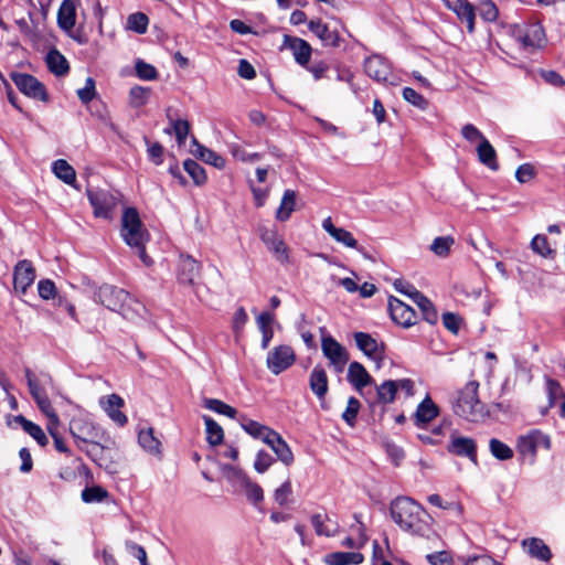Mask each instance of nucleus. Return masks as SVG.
I'll use <instances>...</instances> for the list:
<instances>
[{
	"label": "nucleus",
	"mask_w": 565,
	"mask_h": 565,
	"mask_svg": "<svg viewBox=\"0 0 565 565\" xmlns=\"http://www.w3.org/2000/svg\"><path fill=\"white\" fill-rule=\"evenodd\" d=\"M392 520L404 532L412 535L428 536L433 532L431 518L415 500L398 497L391 502Z\"/></svg>",
	"instance_id": "obj_1"
},
{
	"label": "nucleus",
	"mask_w": 565,
	"mask_h": 565,
	"mask_svg": "<svg viewBox=\"0 0 565 565\" xmlns=\"http://www.w3.org/2000/svg\"><path fill=\"white\" fill-rule=\"evenodd\" d=\"M95 300L129 321H135L145 311L142 303L124 289L111 285L100 286L95 292Z\"/></svg>",
	"instance_id": "obj_2"
},
{
	"label": "nucleus",
	"mask_w": 565,
	"mask_h": 565,
	"mask_svg": "<svg viewBox=\"0 0 565 565\" xmlns=\"http://www.w3.org/2000/svg\"><path fill=\"white\" fill-rule=\"evenodd\" d=\"M120 235L125 243L135 248L146 266L152 265V259L146 254L145 244L149 241V233L145 228L135 207H127L121 216Z\"/></svg>",
	"instance_id": "obj_3"
},
{
	"label": "nucleus",
	"mask_w": 565,
	"mask_h": 565,
	"mask_svg": "<svg viewBox=\"0 0 565 565\" xmlns=\"http://www.w3.org/2000/svg\"><path fill=\"white\" fill-rule=\"evenodd\" d=\"M478 388L477 381H469L457 392L452 401V411L456 415L469 422H479L486 417L484 406L478 397Z\"/></svg>",
	"instance_id": "obj_4"
},
{
	"label": "nucleus",
	"mask_w": 565,
	"mask_h": 565,
	"mask_svg": "<svg viewBox=\"0 0 565 565\" xmlns=\"http://www.w3.org/2000/svg\"><path fill=\"white\" fill-rule=\"evenodd\" d=\"M68 430L79 449L96 439H104L105 435V431L88 415L73 417L70 420Z\"/></svg>",
	"instance_id": "obj_5"
},
{
	"label": "nucleus",
	"mask_w": 565,
	"mask_h": 565,
	"mask_svg": "<svg viewBox=\"0 0 565 565\" xmlns=\"http://www.w3.org/2000/svg\"><path fill=\"white\" fill-rule=\"evenodd\" d=\"M87 198L94 209V215L102 218H111L120 198L118 193L104 189L87 190Z\"/></svg>",
	"instance_id": "obj_6"
},
{
	"label": "nucleus",
	"mask_w": 565,
	"mask_h": 565,
	"mask_svg": "<svg viewBox=\"0 0 565 565\" xmlns=\"http://www.w3.org/2000/svg\"><path fill=\"white\" fill-rule=\"evenodd\" d=\"M321 350L329 361V366L337 374L342 373L349 361L347 349L331 335H324L321 339Z\"/></svg>",
	"instance_id": "obj_7"
},
{
	"label": "nucleus",
	"mask_w": 565,
	"mask_h": 565,
	"mask_svg": "<svg viewBox=\"0 0 565 565\" xmlns=\"http://www.w3.org/2000/svg\"><path fill=\"white\" fill-rule=\"evenodd\" d=\"M516 448L521 456L524 458H530L531 461H534L536 452L540 448H551V439L541 430L533 429L518 438Z\"/></svg>",
	"instance_id": "obj_8"
},
{
	"label": "nucleus",
	"mask_w": 565,
	"mask_h": 565,
	"mask_svg": "<svg viewBox=\"0 0 565 565\" xmlns=\"http://www.w3.org/2000/svg\"><path fill=\"white\" fill-rule=\"evenodd\" d=\"M259 238L280 264L289 263V248L276 227H259Z\"/></svg>",
	"instance_id": "obj_9"
},
{
	"label": "nucleus",
	"mask_w": 565,
	"mask_h": 565,
	"mask_svg": "<svg viewBox=\"0 0 565 565\" xmlns=\"http://www.w3.org/2000/svg\"><path fill=\"white\" fill-rule=\"evenodd\" d=\"M295 360L296 354L294 349L289 345L282 344L275 347L268 352L266 364L273 374L278 375L290 367L295 363Z\"/></svg>",
	"instance_id": "obj_10"
},
{
	"label": "nucleus",
	"mask_w": 565,
	"mask_h": 565,
	"mask_svg": "<svg viewBox=\"0 0 565 565\" xmlns=\"http://www.w3.org/2000/svg\"><path fill=\"white\" fill-rule=\"evenodd\" d=\"M10 77L22 94L42 102L47 100L46 90L43 84L34 76L25 73L13 72L10 74Z\"/></svg>",
	"instance_id": "obj_11"
},
{
	"label": "nucleus",
	"mask_w": 565,
	"mask_h": 565,
	"mask_svg": "<svg viewBox=\"0 0 565 565\" xmlns=\"http://www.w3.org/2000/svg\"><path fill=\"white\" fill-rule=\"evenodd\" d=\"M115 441L104 435V439H96L85 446H83V451L99 467H104L108 469L110 463V450L115 447Z\"/></svg>",
	"instance_id": "obj_12"
},
{
	"label": "nucleus",
	"mask_w": 565,
	"mask_h": 565,
	"mask_svg": "<svg viewBox=\"0 0 565 565\" xmlns=\"http://www.w3.org/2000/svg\"><path fill=\"white\" fill-rule=\"evenodd\" d=\"M388 309L392 320L403 328H409L417 321L415 310L395 297L388 298Z\"/></svg>",
	"instance_id": "obj_13"
},
{
	"label": "nucleus",
	"mask_w": 565,
	"mask_h": 565,
	"mask_svg": "<svg viewBox=\"0 0 565 565\" xmlns=\"http://www.w3.org/2000/svg\"><path fill=\"white\" fill-rule=\"evenodd\" d=\"M514 34L525 49H539L545 44L544 30L537 23L518 26Z\"/></svg>",
	"instance_id": "obj_14"
},
{
	"label": "nucleus",
	"mask_w": 565,
	"mask_h": 565,
	"mask_svg": "<svg viewBox=\"0 0 565 565\" xmlns=\"http://www.w3.org/2000/svg\"><path fill=\"white\" fill-rule=\"evenodd\" d=\"M35 269L28 259L20 260L13 270V288L17 292L24 295L28 288L34 282Z\"/></svg>",
	"instance_id": "obj_15"
},
{
	"label": "nucleus",
	"mask_w": 565,
	"mask_h": 565,
	"mask_svg": "<svg viewBox=\"0 0 565 565\" xmlns=\"http://www.w3.org/2000/svg\"><path fill=\"white\" fill-rule=\"evenodd\" d=\"M99 404L115 424L118 426L127 424V416L120 411L124 407L125 402L118 394H110L102 397Z\"/></svg>",
	"instance_id": "obj_16"
},
{
	"label": "nucleus",
	"mask_w": 565,
	"mask_h": 565,
	"mask_svg": "<svg viewBox=\"0 0 565 565\" xmlns=\"http://www.w3.org/2000/svg\"><path fill=\"white\" fill-rule=\"evenodd\" d=\"M447 9L451 10L456 15L467 23L469 33L475 31V7L468 0H441Z\"/></svg>",
	"instance_id": "obj_17"
},
{
	"label": "nucleus",
	"mask_w": 565,
	"mask_h": 565,
	"mask_svg": "<svg viewBox=\"0 0 565 565\" xmlns=\"http://www.w3.org/2000/svg\"><path fill=\"white\" fill-rule=\"evenodd\" d=\"M364 70L369 77L377 82H387L392 75L390 64L380 55H373L366 58Z\"/></svg>",
	"instance_id": "obj_18"
},
{
	"label": "nucleus",
	"mask_w": 565,
	"mask_h": 565,
	"mask_svg": "<svg viewBox=\"0 0 565 565\" xmlns=\"http://www.w3.org/2000/svg\"><path fill=\"white\" fill-rule=\"evenodd\" d=\"M439 415L438 406L433 402V399L427 395L417 406L416 412L414 414L415 425L419 428L425 427L433 419H435Z\"/></svg>",
	"instance_id": "obj_19"
},
{
	"label": "nucleus",
	"mask_w": 565,
	"mask_h": 565,
	"mask_svg": "<svg viewBox=\"0 0 565 565\" xmlns=\"http://www.w3.org/2000/svg\"><path fill=\"white\" fill-rule=\"evenodd\" d=\"M200 263L189 255H182L179 259L178 279L181 284L193 285L200 273Z\"/></svg>",
	"instance_id": "obj_20"
},
{
	"label": "nucleus",
	"mask_w": 565,
	"mask_h": 565,
	"mask_svg": "<svg viewBox=\"0 0 565 565\" xmlns=\"http://www.w3.org/2000/svg\"><path fill=\"white\" fill-rule=\"evenodd\" d=\"M318 536L332 537L339 533V524L327 513H315L310 518Z\"/></svg>",
	"instance_id": "obj_21"
},
{
	"label": "nucleus",
	"mask_w": 565,
	"mask_h": 565,
	"mask_svg": "<svg viewBox=\"0 0 565 565\" xmlns=\"http://www.w3.org/2000/svg\"><path fill=\"white\" fill-rule=\"evenodd\" d=\"M322 228L338 243L349 248H356L358 241L353 237L352 233L343 227L334 226L330 216L322 221Z\"/></svg>",
	"instance_id": "obj_22"
},
{
	"label": "nucleus",
	"mask_w": 565,
	"mask_h": 565,
	"mask_svg": "<svg viewBox=\"0 0 565 565\" xmlns=\"http://www.w3.org/2000/svg\"><path fill=\"white\" fill-rule=\"evenodd\" d=\"M284 46L292 52L297 63L306 65L311 56V46L305 40L286 35Z\"/></svg>",
	"instance_id": "obj_23"
},
{
	"label": "nucleus",
	"mask_w": 565,
	"mask_h": 565,
	"mask_svg": "<svg viewBox=\"0 0 565 565\" xmlns=\"http://www.w3.org/2000/svg\"><path fill=\"white\" fill-rule=\"evenodd\" d=\"M309 387L319 401H323L328 393V375L321 365H316L309 375Z\"/></svg>",
	"instance_id": "obj_24"
},
{
	"label": "nucleus",
	"mask_w": 565,
	"mask_h": 565,
	"mask_svg": "<svg viewBox=\"0 0 565 565\" xmlns=\"http://www.w3.org/2000/svg\"><path fill=\"white\" fill-rule=\"evenodd\" d=\"M448 450L458 456H466L475 463L477 462L476 444L471 438L452 435Z\"/></svg>",
	"instance_id": "obj_25"
},
{
	"label": "nucleus",
	"mask_w": 565,
	"mask_h": 565,
	"mask_svg": "<svg viewBox=\"0 0 565 565\" xmlns=\"http://www.w3.org/2000/svg\"><path fill=\"white\" fill-rule=\"evenodd\" d=\"M78 0H64L57 12V23L61 29L71 31L76 23Z\"/></svg>",
	"instance_id": "obj_26"
},
{
	"label": "nucleus",
	"mask_w": 565,
	"mask_h": 565,
	"mask_svg": "<svg viewBox=\"0 0 565 565\" xmlns=\"http://www.w3.org/2000/svg\"><path fill=\"white\" fill-rule=\"evenodd\" d=\"M524 551L533 558H537L542 562H548L552 558V552L550 547L537 537H531L522 541Z\"/></svg>",
	"instance_id": "obj_27"
},
{
	"label": "nucleus",
	"mask_w": 565,
	"mask_h": 565,
	"mask_svg": "<svg viewBox=\"0 0 565 565\" xmlns=\"http://www.w3.org/2000/svg\"><path fill=\"white\" fill-rule=\"evenodd\" d=\"M348 380L358 391H361L363 387L373 383L372 376L359 362L350 363L348 369Z\"/></svg>",
	"instance_id": "obj_28"
},
{
	"label": "nucleus",
	"mask_w": 565,
	"mask_h": 565,
	"mask_svg": "<svg viewBox=\"0 0 565 565\" xmlns=\"http://www.w3.org/2000/svg\"><path fill=\"white\" fill-rule=\"evenodd\" d=\"M354 340L356 347L369 358L379 359L382 354V348L377 341L365 332H355Z\"/></svg>",
	"instance_id": "obj_29"
},
{
	"label": "nucleus",
	"mask_w": 565,
	"mask_h": 565,
	"mask_svg": "<svg viewBox=\"0 0 565 565\" xmlns=\"http://www.w3.org/2000/svg\"><path fill=\"white\" fill-rule=\"evenodd\" d=\"M24 374H25L29 392L34 401L40 398L43 395H46L45 390H44V384L52 382V377L50 376V374L42 373L41 374L42 380H41L28 367L24 370Z\"/></svg>",
	"instance_id": "obj_30"
},
{
	"label": "nucleus",
	"mask_w": 565,
	"mask_h": 565,
	"mask_svg": "<svg viewBox=\"0 0 565 565\" xmlns=\"http://www.w3.org/2000/svg\"><path fill=\"white\" fill-rule=\"evenodd\" d=\"M297 194L294 190H286L282 194L280 204L276 211V220L279 222H286L290 218L292 212L296 209Z\"/></svg>",
	"instance_id": "obj_31"
},
{
	"label": "nucleus",
	"mask_w": 565,
	"mask_h": 565,
	"mask_svg": "<svg viewBox=\"0 0 565 565\" xmlns=\"http://www.w3.org/2000/svg\"><path fill=\"white\" fill-rule=\"evenodd\" d=\"M363 559V555L359 552H334L324 557L327 565H358Z\"/></svg>",
	"instance_id": "obj_32"
},
{
	"label": "nucleus",
	"mask_w": 565,
	"mask_h": 565,
	"mask_svg": "<svg viewBox=\"0 0 565 565\" xmlns=\"http://www.w3.org/2000/svg\"><path fill=\"white\" fill-rule=\"evenodd\" d=\"M13 420L18 423L25 433L34 438L40 446L44 447L49 444L47 436L39 425L26 419L23 415L15 416Z\"/></svg>",
	"instance_id": "obj_33"
},
{
	"label": "nucleus",
	"mask_w": 565,
	"mask_h": 565,
	"mask_svg": "<svg viewBox=\"0 0 565 565\" xmlns=\"http://www.w3.org/2000/svg\"><path fill=\"white\" fill-rule=\"evenodd\" d=\"M412 294H413V301L422 310L424 319L430 324L436 323L437 319H438V315H437V311L435 310L431 301L418 290H412Z\"/></svg>",
	"instance_id": "obj_34"
},
{
	"label": "nucleus",
	"mask_w": 565,
	"mask_h": 565,
	"mask_svg": "<svg viewBox=\"0 0 565 565\" xmlns=\"http://www.w3.org/2000/svg\"><path fill=\"white\" fill-rule=\"evenodd\" d=\"M139 445L149 454H161V441L154 436L152 428L141 429L138 434Z\"/></svg>",
	"instance_id": "obj_35"
},
{
	"label": "nucleus",
	"mask_w": 565,
	"mask_h": 565,
	"mask_svg": "<svg viewBox=\"0 0 565 565\" xmlns=\"http://www.w3.org/2000/svg\"><path fill=\"white\" fill-rule=\"evenodd\" d=\"M244 491V494L249 503L258 505L264 501V491L262 487L247 477L238 487Z\"/></svg>",
	"instance_id": "obj_36"
},
{
	"label": "nucleus",
	"mask_w": 565,
	"mask_h": 565,
	"mask_svg": "<svg viewBox=\"0 0 565 565\" xmlns=\"http://www.w3.org/2000/svg\"><path fill=\"white\" fill-rule=\"evenodd\" d=\"M46 64L49 70L57 76H63L68 72L67 60L56 50L47 53Z\"/></svg>",
	"instance_id": "obj_37"
},
{
	"label": "nucleus",
	"mask_w": 565,
	"mask_h": 565,
	"mask_svg": "<svg viewBox=\"0 0 565 565\" xmlns=\"http://www.w3.org/2000/svg\"><path fill=\"white\" fill-rule=\"evenodd\" d=\"M477 154L479 161L492 171L499 169L497 153L491 143H478Z\"/></svg>",
	"instance_id": "obj_38"
},
{
	"label": "nucleus",
	"mask_w": 565,
	"mask_h": 565,
	"mask_svg": "<svg viewBox=\"0 0 565 565\" xmlns=\"http://www.w3.org/2000/svg\"><path fill=\"white\" fill-rule=\"evenodd\" d=\"M203 420L205 424L206 440L211 446L222 444L224 439L223 428L210 416L204 415Z\"/></svg>",
	"instance_id": "obj_39"
},
{
	"label": "nucleus",
	"mask_w": 565,
	"mask_h": 565,
	"mask_svg": "<svg viewBox=\"0 0 565 565\" xmlns=\"http://www.w3.org/2000/svg\"><path fill=\"white\" fill-rule=\"evenodd\" d=\"M194 145L196 146L195 151H193L194 156L217 169H223L225 167V159L223 157L211 149L203 147L201 143Z\"/></svg>",
	"instance_id": "obj_40"
},
{
	"label": "nucleus",
	"mask_w": 565,
	"mask_h": 565,
	"mask_svg": "<svg viewBox=\"0 0 565 565\" xmlns=\"http://www.w3.org/2000/svg\"><path fill=\"white\" fill-rule=\"evenodd\" d=\"M52 170L56 178L61 179L66 184H74L76 181V173L72 166L65 160L58 159L53 162Z\"/></svg>",
	"instance_id": "obj_41"
},
{
	"label": "nucleus",
	"mask_w": 565,
	"mask_h": 565,
	"mask_svg": "<svg viewBox=\"0 0 565 565\" xmlns=\"http://www.w3.org/2000/svg\"><path fill=\"white\" fill-rule=\"evenodd\" d=\"M427 501L434 507L451 512L457 518H460L463 513V508L459 502L445 501L439 494L434 493L428 495Z\"/></svg>",
	"instance_id": "obj_42"
},
{
	"label": "nucleus",
	"mask_w": 565,
	"mask_h": 565,
	"mask_svg": "<svg viewBox=\"0 0 565 565\" xmlns=\"http://www.w3.org/2000/svg\"><path fill=\"white\" fill-rule=\"evenodd\" d=\"M308 26L326 44H337V35L321 20H311Z\"/></svg>",
	"instance_id": "obj_43"
},
{
	"label": "nucleus",
	"mask_w": 565,
	"mask_h": 565,
	"mask_svg": "<svg viewBox=\"0 0 565 565\" xmlns=\"http://www.w3.org/2000/svg\"><path fill=\"white\" fill-rule=\"evenodd\" d=\"M150 94L151 89L149 87H143L139 85L132 86L128 95L129 105L134 108L145 106L148 103Z\"/></svg>",
	"instance_id": "obj_44"
},
{
	"label": "nucleus",
	"mask_w": 565,
	"mask_h": 565,
	"mask_svg": "<svg viewBox=\"0 0 565 565\" xmlns=\"http://www.w3.org/2000/svg\"><path fill=\"white\" fill-rule=\"evenodd\" d=\"M183 168L192 178L195 185H203L206 182L205 170L193 159H186L183 162Z\"/></svg>",
	"instance_id": "obj_45"
},
{
	"label": "nucleus",
	"mask_w": 565,
	"mask_h": 565,
	"mask_svg": "<svg viewBox=\"0 0 565 565\" xmlns=\"http://www.w3.org/2000/svg\"><path fill=\"white\" fill-rule=\"evenodd\" d=\"M531 248L536 254L541 255L544 258L553 259L555 257V250L550 247L547 237L545 235H535L531 242Z\"/></svg>",
	"instance_id": "obj_46"
},
{
	"label": "nucleus",
	"mask_w": 565,
	"mask_h": 565,
	"mask_svg": "<svg viewBox=\"0 0 565 565\" xmlns=\"http://www.w3.org/2000/svg\"><path fill=\"white\" fill-rule=\"evenodd\" d=\"M203 405L207 409L225 415L230 418H234L237 414V411L234 407L216 398H205L203 401Z\"/></svg>",
	"instance_id": "obj_47"
},
{
	"label": "nucleus",
	"mask_w": 565,
	"mask_h": 565,
	"mask_svg": "<svg viewBox=\"0 0 565 565\" xmlns=\"http://www.w3.org/2000/svg\"><path fill=\"white\" fill-rule=\"evenodd\" d=\"M454 244L455 239L452 236H439L433 241L430 250L439 257H447Z\"/></svg>",
	"instance_id": "obj_48"
},
{
	"label": "nucleus",
	"mask_w": 565,
	"mask_h": 565,
	"mask_svg": "<svg viewBox=\"0 0 565 565\" xmlns=\"http://www.w3.org/2000/svg\"><path fill=\"white\" fill-rule=\"evenodd\" d=\"M377 399L381 403L388 404L395 398L396 392L398 391V384L395 381H385L376 388Z\"/></svg>",
	"instance_id": "obj_49"
},
{
	"label": "nucleus",
	"mask_w": 565,
	"mask_h": 565,
	"mask_svg": "<svg viewBox=\"0 0 565 565\" xmlns=\"http://www.w3.org/2000/svg\"><path fill=\"white\" fill-rule=\"evenodd\" d=\"M220 469L224 478L235 487H239V484L248 477L242 469L232 465H221Z\"/></svg>",
	"instance_id": "obj_50"
},
{
	"label": "nucleus",
	"mask_w": 565,
	"mask_h": 565,
	"mask_svg": "<svg viewBox=\"0 0 565 565\" xmlns=\"http://www.w3.org/2000/svg\"><path fill=\"white\" fill-rule=\"evenodd\" d=\"M81 497L85 503H96V502H102L105 499H107L108 492H107V490H105L104 488H102L99 486L86 487L82 491Z\"/></svg>",
	"instance_id": "obj_51"
},
{
	"label": "nucleus",
	"mask_w": 565,
	"mask_h": 565,
	"mask_svg": "<svg viewBox=\"0 0 565 565\" xmlns=\"http://www.w3.org/2000/svg\"><path fill=\"white\" fill-rule=\"evenodd\" d=\"M241 426L248 435L260 440L264 437V435L270 429L268 426H265L256 420L247 418L243 419Z\"/></svg>",
	"instance_id": "obj_52"
},
{
	"label": "nucleus",
	"mask_w": 565,
	"mask_h": 565,
	"mask_svg": "<svg viewBox=\"0 0 565 565\" xmlns=\"http://www.w3.org/2000/svg\"><path fill=\"white\" fill-rule=\"evenodd\" d=\"M149 19L145 13L136 12L129 15L127 20V26L139 34L147 31Z\"/></svg>",
	"instance_id": "obj_53"
},
{
	"label": "nucleus",
	"mask_w": 565,
	"mask_h": 565,
	"mask_svg": "<svg viewBox=\"0 0 565 565\" xmlns=\"http://www.w3.org/2000/svg\"><path fill=\"white\" fill-rule=\"evenodd\" d=\"M136 74L140 79L154 81L158 78L156 67L142 60H137L135 64Z\"/></svg>",
	"instance_id": "obj_54"
},
{
	"label": "nucleus",
	"mask_w": 565,
	"mask_h": 565,
	"mask_svg": "<svg viewBox=\"0 0 565 565\" xmlns=\"http://www.w3.org/2000/svg\"><path fill=\"white\" fill-rule=\"evenodd\" d=\"M490 451L500 460H508L513 457V450L508 445L495 438L490 440Z\"/></svg>",
	"instance_id": "obj_55"
},
{
	"label": "nucleus",
	"mask_w": 565,
	"mask_h": 565,
	"mask_svg": "<svg viewBox=\"0 0 565 565\" xmlns=\"http://www.w3.org/2000/svg\"><path fill=\"white\" fill-rule=\"evenodd\" d=\"M273 451L276 454L277 458L286 466H290L294 462L292 451L282 437L281 439H277Z\"/></svg>",
	"instance_id": "obj_56"
},
{
	"label": "nucleus",
	"mask_w": 565,
	"mask_h": 565,
	"mask_svg": "<svg viewBox=\"0 0 565 565\" xmlns=\"http://www.w3.org/2000/svg\"><path fill=\"white\" fill-rule=\"evenodd\" d=\"M232 154L242 162H254L260 158L258 152L248 150L242 143H237L232 148Z\"/></svg>",
	"instance_id": "obj_57"
},
{
	"label": "nucleus",
	"mask_w": 565,
	"mask_h": 565,
	"mask_svg": "<svg viewBox=\"0 0 565 565\" xmlns=\"http://www.w3.org/2000/svg\"><path fill=\"white\" fill-rule=\"evenodd\" d=\"M403 97L406 102L419 109H426L428 106V102L411 87H405L403 89Z\"/></svg>",
	"instance_id": "obj_58"
},
{
	"label": "nucleus",
	"mask_w": 565,
	"mask_h": 565,
	"mask_svg": "<svg viewBox=\"0 0 565 565\" xmlns=\"http://www.w3.org/2000/svg\"><path fill=\"white\" fill-rule=\"evenodd\" d=\"M360 409V402L355 397H350L348 399V404L345 407V411L342 414L343 420L349 424L350 426L354 425L356 415Z\"/></svg>",
	"instance_id": "obj_59"
},
{
	"label": "nucleus",
	"mask_w": 565,
	"mask_h": 565,
	"mask_svg": "<svg viewBox=\"0 0 565 565\" xmlns=\"http://www.w3.org/2000/svg\"><path fill=\"white\" fill-rule=\"evenodd\" d=\"M248 321V316L243 307H239L232 319V329L236 337H238Z\"/></svg>",
	"instance_id": "obj_60"
},
{
	"label": "nucleus",
	"mask_w": 565,
	"mask_h": 565,
	"mask_svg": "<svg viewBox=\"0 0 565 565\" xmlns=\"http://www.w3.org/2000/svg\"><path fill=\"white\" fill-rule=\"evenodd\" d=\"M274 458L266 451L259 450L254 461V469L258 473H264L273 465Z\"/></svg>",
	"instance_id": "obj_61"
},
{
	"label": "nucleus",
	"mask_w": 565,
	"mask_h": 565,
	"mask_svg": "<svg viewBox=\"0 0 565 565\" xmlns=\"http://www.w3.org/2000/svg\"><path fill=\"white\" fill-rule=\"evenodd\" d=\"M38 291L39 296L44 300L55 299L56 297V287L50 279L40 280L38 282Z\"/></svg>",
	"instance_id": "obj_62"
},
{
	"label": "nucleus",
	"mask_w": 565,
	"mask_h": 565,
	"mask_svg": "<svg viewBox=\"0 0 565 565\" xmlns=\"http://www.w3.org/2000/svg\"><path fill=\"white\" fill-rule=\"evenodd\" d=\"M536 175V170L531 163L521 164L515 171V179L520 183H526Z\"/></svg>",
	"instance_id": "obj_63"
},
{
	"label": "nucleus",
	"mask_w": 565,
	"mask_h": 565,
	"mask_svg": "<svg viewBox=\"0 0 565 565\" xmlns=\"http://www.w3.org/2000/svg\"><path fill=\"white\" fill-rule=\"evenodd\" d=\"M292 492L291 482L287 479L279 488L275 490L274 498L279 505H285Z\"/></svg>",
	"instance_id": "obj_64"
}]
</instances>
